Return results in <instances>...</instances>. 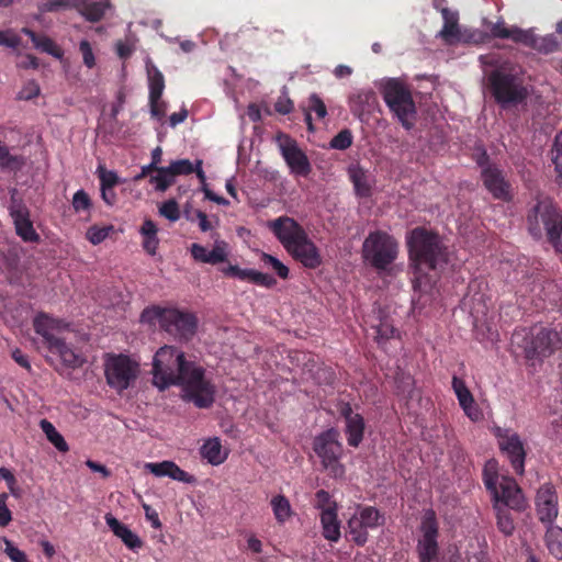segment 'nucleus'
Returning <instances> with one entry per match:
<instances>
[{
	"label": "nucleus",
	"mask_w": 562,
	"mask_h": 562,
	"mask_svg": "<svg viewBox=\"0 0 562 562\" xmlns=\"http://www.w3.org/2000/svg\"><path fill=\"white\" fill-rule=\"evenodd\" d=\"M173 173L175 178L178 176H187L194 171V162L189 159L173 160L168 166Z\"/></svg>",
	"instance_id": "51"
},
{
	"label": "nucleus",
	"mask_w": 562,
	"mask_h": 562,
	"mask_svg": "<svg viewBox=\"0 0 562 562\" xmlns=\"http://www.w3.org/2000/svg\"><path fill=\"white\" fill-rule=\"evenodd\" d=\"M202 459L212 465H220L228 458V450L223 448L218 437L207 438L200 447Z\"/></svg>",
	"instance_id": "28"
},
{
	"label": "nucleus",
	"mask_w": 562,
	"mask_h": 562,
	"mask_svg": "<svg viewBox=\"0 0 562 562\" xmlns=\"http://www.w3.org/2000/svg\"><path fill=\"white\" fill-rule=\"evenodd\" d=\"M78 0H46L40 3L38 11L41 13L55 12L68 8H76Z\"/></svg>",
	"instance_id": "45"
},
{
	"label": "nucleus",
	"mask_w": 562,
	"mask_h": 562,
	"mask_svg": "<svg viewBox=\"0 0 562 562\" xmlns=\"http://www.w3.org/2000/svg\"><path fill=\"white\" fill-rule=\"evenodd\" d=\"M492 431L497 439L499 450L509 460L515 472L522 474L525 471L526 450L519 435L512 429L498 426L493 427Z\"/></svg>",
	"instance_id": "14"
},
{
	"label": "nucleus",
	"mask_w": 562,
	"mask_h": 562,
	"mask_svg": "<svg viewBox=\"0 0 562 562\" xmlns=\"http://www.w3.org/2000/svg\"><path fill=\"white\" fill-rule=\"evenodd\" d=\"M20 45V37L11 30L0 31V46L16 48Z\"/></svg>",
	"instance_id": "60"
},
{
	"label": "nucleus",
	"mask_w": 562,
	"mask_h": 562,
	"mask_svg": "<svg viewBox=\"0 0 562 562\" xmlns=\"http://www.w3.org/2000/svg\"><path fill=\"white\" fill-rule=\"evenodd\" d=\"M146 72L149 88V99L161 98L165 89V78L150 59L146 60Z\"/></svg>",
	"instance_id": "35"
},
{
	"label": "nucleus",
	"mask_w": 562,
	"mask_h": 562,
	"mask_svg": "<svg viewBox=\"0 0 562 562\" xmlns=\"http://www.w3.org/2000/svg\"><path fill=\"white\" fill-rule=\"evenodd\" d=\"M546 543L553 557L562 559V528L549 526L546 532Z\"/></svg>",
	"instance_id": "39"
},
{
	"label": "nucleus",
	"mask_w": 562,
	"mask_h": 562,
	"mask_svg": "<svg viewBox=\"0 0 562 562\" xmlns=\"http://www.w3.org/2000/svg\"><path fill=\"white\" fill-rule=\"evenodd\" d=\"M33 327L37 335L42 337L43 345L49 350L63 338L59 337L68 325L58 318H54L46 313H38L33 319Z\"/></svg>",
	"instance_id": "19"
},
{
	"label": "nucleus",
	"mask_w": 562,
	"mask_h": 562,
	"mask_svg": "<svg viewBox=\"0 0 562 562\" xmlns=\"http://www.w3.org/2000/svg\"><path fill=\"white\" fill-rule=\"evenodd\" d=\"M52 355L57 356L60 364L65 368L77 369L85 363V357L70 346L64 339L59 340L56 345L48 350Z\"/></svg>",
	"instance_id": "27"
},
{
	"label": "nucleus",
	"mask_w": 562,
	"mask_h": 562,
	"mask_svg": "<svg viewBox=\"0 0 562 562\" xmlns=\"http://www.w3.org/2000/svg\"><path fill=\"white\" fill-rule=\"evenodd\" d=\"M312 111L316 113L318 119H324L327 114V110H326L324 102L316 93L311 94V97L308 98V108H307V112L305 114V121L307 123L310 131H313L312 116H311Z\"/></svg>",
	"instance_id": "42"
},
{
	"label": "nucleus",
	"mask_w": 562,
	"mask_h": 562,
	"mask_svg": "<svg viewBox=\"0 0 562 562\" xmlns=\"http://www.w3.org/2000/svg\"><path fill=\"white\" fill-rule=\"evenodd\" d=\"M261 262L268 267V268H271L272 270L276 271V273L281 278V279H285L288 278L289 276V269L286 266H284L278 258L271 256V255H268V254H265L262 252L261 254Z\"/></svg>",
	"instance_id": "47"
},
{
	"label": "nucleus",
	"mask_w": 562,
	"mask_h": 562,
	"mask_svg": "<svg viewBox=\"0 0 562 562\" xmlns=\"http://www.w3.org/2000/svg\"><path fill=\"white\" fill-rule=\"evenodd\" d=\"M314 451L331 477L341 479L345 475V467L340 462L344 450L338 430L330 428L315 437Z\"/></svg>",
	"instance_id": "10"
},
{
	"label": "nucleus",
	"mask_w": 562,
	"mask_h": 562,
	"mask_svg": "<svg viewBox=\"0 0 562 562\" xmlns=\"http://www.w3.org/2000/svg\"><path fill=\"white\" fill-rule=\"evenodd\" d=\"M268 227L288 251L306 234L304 228L289 216H280L268 223Z\"/></svg>",
	"instance_id": "18"
},
{
	"label": "nucleus",
	"mask_w": 562,
	"mask_h": 562,
	"mask_svg": "<svg viewBox=\"0 0 562 562\" xmlns=\"http://www.w3.org/2000/svg\"><path fill=\"white\" fill-rule=\"evenodd\" d=\"M105 522L108 527L112 530V532L122 540V542L133 551H136L142 548L143 541L142 539L132 531L126 525L119 521L113 515L106 514Z\"/></svg>",
	"instance_id": "25"
},
{
	"label": "nucleus",
	"mask_w": 562,
	"mask_h": 562,
	"mask_svg": "<svg viewBox=\"0 0 562 562\" xmlns=\"http://www.w3.org/2000/svg\"><path fill=\"white\" fill-rule=\"evenodd\" d=\"M441 15L443 25L438 32L437 37L441 38L448 45L471 43L474 41V33L460 26L458 11L443 8L441 9Z\"/></svg>",
	"instance_id": "17"
},
{
	"label": "nucleus",
	"mask_w": 562,
	"mask_h": 562,
	"mask_svg": "<svg viewBox=\"0 0 562 562\" xmlns=\"http://www.w3.org/2000/svg\"><path fill=\"white\" fill-rule=\"evenodd\" d=\"M11 215L15 225L16 234L25 241H35L38 235L31 221L27 217V212L23 207H12Z\"/></svg>",
	"instance_id": "29"
},
{
	"label": "nucleus",
	"mask_w": 562,
	"mask_h": 562,
	"mask_svg": "<svg viewBox=\"0 0 562 562\" xmlns=\"http://www.w3.org/2000/svg\"><path fill=\"white\" fill-rule=\"evenodd\" d=\"M383 99L401 124L411 130L415 124L416 106L408 88L397 79H389L383 86Z\"/></svg>",
	"instance_id": "9"
},
{
	"label": "nucleus",
	"mask_w": 562,
	"mask_h": 562,
	"mask_svg": "<svg viewBox=\"0 0 562 562\" xmlns=\"http://www.w3.org/2000/svg\"><path fill=\"white\" fill-rule=\"evenodd\" d=\"M42 431L45 434L47 440L60 452H67L69 447L65 441L61 434L56 427L47 419H42L40 423Z\"/></svg>",
	"instance_id": "37"
},
{
	"label": "nucleus",
	"mask_w": 562,
	"mask_h": 562,
	"mask_svg": "<svg viewBox=\"0 0 562 562\" xmlns=\"http://www.w3.org/2000/svg\"><path fill=\"white\" fill-rule=\"evenodd\" d=\"M99 179H100V186L101 187H115L119 183V177L116 172L112 170H106L104 167L99 166L97 169Z\"/></svg>",
	"instance_id": "58"
},
{
	"label": "nucleus",
	"mask_w": 562,
	"mask_h": 562,
	"mask_svg": "<svg viewBox=\"0 0 562 562\" xmlns=\"http://www.w3.org/2000/svg\"><path fill=\"white\" fill-rule=\"evenodd\" d=\"M153 383L159 390L180 385L182 398L199 408H209L215 401L216 387L205 370L187 360L183 351L173 346L160 347L153 359Z\"/></svg>",
	"instance_id": "1"
},
{
	"label": "nucleus",
	"mask_w": 562,
	"mask_h": 562,
	"mask_svg": "<svg viewBox=\"0 0 562 562\" xmlns=\"http://www.w3.org/2000/svg\"><path fill=\"white\" fill-rule=\"evenodd\" d=\"M372 328L375 331V339L379 344L392 338L395 334L394 326L387 321H381L379 325Z\"/></svg>",
	"instance_id": "53"
},
{
	"label": "nucleus",
	"mask_w": 562,
	"mask_h": 562,
	"mask_svg": "<svg viewBox=\"0 0 562 562\" xmlns=\"http://www.w3.org/2000/svg\"><path fill=\"white\" fill-rule=\"evenodd\" d=\"M398 255V244L385 232H371L362 244V258L371 267L384 271Z\"/></svg>",
	"instance_id": "8"
},
{
	"label": "nucleus",
	"mask_w": 562,
	"mask_h": 562,
	"mask_svg": "<svg viewBox=\"0 0 562 562\" xmlns=\"http://www.w3.org/2000/svg\"><path fill=\"white\" fill-rule=\"evenodd\" d=\"M452 389L457 395L460 405H464L468 402H472L473 396L469 389L467 387L465 383L461 379L453 376Z\"/></svg>",
	"instance_id": "50"
},
{
	"label": "nucleus",
	"mask_w": 562,
	"mask_h": 562,
	"mask_svg": "<svg viewBox=\"0 0 562 562\" xmlns=\"http://www.w3.org/2000/svg\"><path fill=\"white\" fill-rule=\"evenodd\" d=\"M190 251L195 261L217 265L227 260L229 249L226 241L216 239L212 250H207L199 244H192Z\"/></svg>",
	"instance_id": "22"
},
{
	"label": "nucleus",
	"mask_w": 562,
	"mask_h": 562,
	"mask_svg": "<svg viewBox=\"0 0 562 562\" xmlns=\"http://www.w3.org/2000/svg\"><path fill=\"white\" fill-rule=\"evenodd\" d=\"M530 234L539 238L547 234L554 248L562 252V217L550 200L539 201L528 215Z\"/></svg>",
	"instance_id": "7"
},
{
	"label": "nucleus",
	"mask_w": 562,
	"mask_h": 562,
	"mask_svg": "<svg viewBox=\"0 0 562 562\" xmlns=\"http://www.w3.org/2000/svg\"><path fill=\"white\" fill-rule=\"evenodd\" d=\"M288 252L305 268L315 269L322 263L321 254L307 235L293 245Z\"/></svg>",
	"instance_id": "21"
},
{
	"label": "nucleus",
	"mask_w": 562,
	"mask_h": 562,
	"mask_svg": "<svg viewBox=\"0 0 562 562\" xmlns=\"http://www.w3.org/2000/svg\"><path fill=\"white\" fill-rule=\"evenodd\" d=\"M314 506L324 513V510L337 509V504L333 501L330 494L325 490H319L315 494Z\"/></svg>",
	"instance_id": "48"
},
{
	"label": "nucleus",
	"mask_w": 562,
	"mask_h": 562,
	"mask_svg": "<svg viewBox=\"0 0 562 562\" xmlns=\"http://www.w3.org/2000/svg\"><path fill=\"white\" fill-rule=\"evenodd\" d=\"M22 32L27 35L34 47L38 50H42L57 59H61L64 56L63 49L48 36L46 35H37L32 30L24 27Z\"/></svg>",
	"instance_id": "32"
},
{
	"label": "nucleus",
	"mask_w": 562,
	"mask_h": 562,
	"mask_svg": "<svg viewBox=\"0 0 562 562\" xmlns=\"http://www.w3.org/2000/svg\"><path fill=\"white\" fill-rule=\"evenodd\" d=\"M520 44L528 46L539 53L549 54L558 49L559 43L553 34L537 36L533 29L524 31Z\"/></svg>",
	"instance_id": "26"
},
{
	"label": "nucleus",
	"mask_w": 562,
	"mask_h": 562,
	"mask_svg": "<svg viewBox=\"0 0 562 562\" xmlns=\"http://www.w3.org/2000/svg\"><path fill=\"white\" fill-rule=\"evenodd\" d=\"M108 384L122 392L131 386L139 373L138 362L124 355H112L105 359Z\"/></svg>",
	"instance_id": "12"
},
{
	"label": "nucleus",
	"mask_w": 562,
	"mask_h": 562,
	"mask_svg": "<svg viewBox=\"0 0 562 562\" xmlns=\"http://www.w3.org/2000/svg\"><path fill=\"white\" fill-rule=\"evenodd\" d=\"M3 552L12 562H30L24 551L20 550L11 540L3 538Z\"/></svg>",
	"instance_id": "49"
},
{
	"label": "nucleus",
	"mask_w": 562,
	"mask_h": 562,
	"mask_svg": "<svg viewBox=\"0 0 562 562\" xmlns=\"http://www.w3.org/2000/svg\"><path fill=\"white\" fill-rule=\"evenodd\" d=\"M483 481L487 491L492 494L495 507L504 504L510 508L524 507V496L514 479L499 472L498 462L488 460L483 469Z\"/></svg>",
	"instance_id": "6"
},
{
	"label": "nucleus",
	"mask_w": 562,
	"mask_h": 562,
	"mask_svg": "<svg viewBox=\"0 0 562 562\" xmlns=\"http://www.w3.org/2000/svg\"><path fill=\"white\" fill-rule=\"evenodd\" d=\"M512 342L522 349L528 360H542L560 348L561 339L554 329L532 326L515 330Z\"/></svg>",
	"instance_id": "5"
},
{
	"label": "nucleus",
	"mask_w": 562,
	"mask_h": 562,
	"mask_svg": "<svg viewBox=\"0 0 562 562\" xmlns=\"http://www.w3.org/2000/svg\"><path fill=\"white\" fill-rule=\"evenodd\" d=\"M497 513L498 529L506 536L512 535L515 529V526L510 515L508 514V512L503 510L501 508L497 509Z\"/></svg>",
	"instance_id": "57"
},
{
	"label": "nucleus",
	"mask_w": 562,
	"mask_h": 562,
	"mask_svg": "<svg viewBox=\"0 0 562 562\" xmlns=\"http://www.w3.org/2000/svg\"><path fill=\"white\" fill-rule=\"evenodd\" d=\"M552 161L557 172V181L562 186V132L555 136Z\"/></svg>",
	"instance_id": "46"
},
{
	"label": "nucleus",
	"mask_w": 562,
	"mask_h": 562,
	"mask_svg": "<svg viewBox=\"0 0 562 562\" xmlns=\"http://www.w3.org/2000/svg\"><path fill=\"white\" fill-rule=\"evenodd\" d=\"M376 102L375 93L371 89L357 90L349 97L351 111L357 115L370 112Z\"/></svg>",
	"instance_id": "30"
},
{
	"label": "nucleus",
	"mask_w": 562,
	"mask_h": 562,
	"mask_svg": "<svg viewBox=\"0 0 562 562\" xmlns=\"http://www.w3.org/2000/svg\"><path fill=\"white\" fill-rule=\"evenodd\" d=\"M76 9L89 22H99L109 9L108 1L78 0Z\"/></svg>",
	"instance_id": "31"
},
{
	"label": "nucleus",
	"mask_w": 562,
	"mask_h": 562,
	"mask_svg": "<svg viewBox=\"0 0 562 562\" xmlns=\"http://www.w3.org/2000/svg\"><path fill=\"white\" fill-rule=\"evenodd\" d=\"M159 213L161 216L166 217L171 222H176L180 218L179 206L175 200H168L164 202L159 207Z\"/></svg>",
	"instance_id": "55"
},
{
	"label": "nucleus",
	"mask_w": 562,
	"mask_h": 562,
	"mask_svg": "<svg viewBox=\"0 0 562 562\" xmlns=\"http://www.w3.org/2000/svg\"><path fill=\"white\" fill-rule=\"evenodd\" d=\"M274 108L277 112L288 114L293 110V103L288 97L282 95L276 102Z\"/></svg>",
	"instance_id": "64"
},
{
	"label": "nucleus",
	"mask_w": 562,
	"mask_h": 562,
	"mask_svg": "<svg viewBox=\"0 0 562 562\" xmlns=\"http://www.w3.org/2000/svg\"><path fill=\"white\" fill-rule=\"evenodd\" d=\"M149 182L154 186L156 191L165 192L176 182V178L168 166L159 167L156 168V173L150 176Z\"/></svg>",
	"instance_id": "38"
},
{
	"label": "nucleus",
	"mask_w": 562,
	"mask_h": 562,
	"mask_svg": "<svg viewBox=\"0 0 562 562\" xmlns=\"http://www.w3.org/2000/svg\"><path fill=\"white\" fill-rule=\"evenodd\" d=\"M139 233L143 237L142 246L144 250L150 256L156 255L159 245L157 225L151 220H145Z\"/></svg>",
	"instance_id": "36"
},
{
	"label": "nucleus",
	"mask_w": 562,
	"mask_h": 562,
	"mask_svg": "<svg viewBox=\"0 0 562 562\" xmlns=\"http://www.w3.org/2000/svg\"><path fill=\"white\" fill-rule=\"evenodd\" d=\"M522 29L518 26L507 27L503 21H498L492 25L491 32L494 37L497 38H508L514 41L515 43H519L524 35Z\"/></svg>",
	"instance_id": "40"
},
{
	"label": "nucleus",
	"mask_w": 562,
	"mask_h": 562,
	"mask_svg": "<svg viewBox=\"0 0 562 562\" xmlns=\"http://www.w3.org/2000/svg\"><path fill=\"white\" fill-rule=\"evenodd\" d=\"M8 494H0V527H7L12 521V513L8 505Z\"/></svg>",
	"instance_id": "59"
},
{
	"label": "nucleus",
	"mask_w": 562,
	"mask_h": 562,
	"mask_svg": "<svg viewBox=\"0 0 562 562\" xmlns=\"http://www.w3.org/2000/svg\"><path fill=\"white\" fill-rule=\"evenodd\" d=\"M476 162L481 167V176L485 188L496 199L508 200L510 198V187L502 170L491 165L484 150L476 154Z\"/></svg>",
	"instance_id": "16"
},
{
	"label": "nucleus",
	"mask_w": 562,
	"mask_h": 562,
	"mask_svg": "<svg viewBox=\"0 0 562 562\" xmlns=\"http://www.w3.org/2000/svg\"><path fill=\"white\" fill-rule=\"evenodd\" d=\"M40 87L35 81H29L19 92V99L31 100L38 95Z\"/></svg>",
	"instance_id": "63"
},
{
	"label": "nucleus",
	"mask_w": 562,
	"mask_h": 562,
	"mask_svg": "<svg viewBox=\"0 0 562 562\" xmlns=\"http://www.w3.org/2000/svg\"><path fill=\"white\" fill-rule=\"evenodd\" d=\"M277 144L281 156L293 176L307 177L311 173V162L305 153L299 147L296 140L285 134H279L277 136Z\"/></svg>",
	"instance_id": "15"
},
{
	"label": "nucleus",
	"mask_w": 562,
	"mask_h": 562,
	"mask_svg": "<svg viewBox=\"0 0 562 562\" xmlns=\"http://www.w3.org/2000/svg\"><path fill=\"white\" fill-rule=\"evenodd\" d=\"M250 282L266 286V288H270L276 284V280L273 279V277H271L267 273L259 272L254 269L251 272Z\"/></svg>",
	"instance_id": "61"
},
{
	"label": "nucleus",
	"mask_w": 562,
	"mask_h": 562,
	"mask_svg": "<svg viewBox=\"0 0 562 562\" xmlns=\"http://www.w3.org/2000/svg\"><path fill=\"white\" fill-rule=\"evenodd\" d=\"M270 506L273 517L279 525L286 524L294 515L290 501L282 494L272 496Z\"/></svg>",
	"instance_id": "34"
},
{
	"label": "nucleus",
	"mask_w": 562,
	"mask_h": 562,
	"mask_svg": "<svg viewBox=\"0 0 562 562\" xmlns=\"http://www.w3.org/2000/svg\"><path fill=\"white\" fill-rule=\"evenodd\" d=\"M323 536L331 542H337L340 539V521L337 516V509L324 510L319 515Z\"/></svg>",
	"instance_id": "33"
},
{
	"label": "nucleus",
	"mask_w": 562,
	"mask_h": 562,
	"mask_svg": "<svg viewBox=\"0 0 562 562\" xmlns=\"http://www.w3.org/2000/svg\"><path fill=\"white\" fill-rule=\"evenodd\" d=\"M144 468L157 477L168 476L175 481L191 483L193 477L180 469L173 461L148 462Z\"/></svg>",
	"instance_id": "24"
},
{
	"label": "nucleus",
	"mask_w": 562,
	"mask_h": 562,
	"mask_svg": "<svg viewBox=\"0 0 562 562\" xmlns=\"http://www.w3.org/2000/svg\"><path fill=\"white\" fill-rule=\"evenodd\" d=\"M150 104V113L157 120H161L167 111V104L161 100V98L149 99Z\"/></svg>",
	"instance_id": "62"
},
{
	"label": "nucleus",
	"mask_w": 562,
	"mask_h": 562,
	"mask_svg": "<svg viewBox=\"0 0 562 562\" xmlns=\"http://www.w3.org/2000/svg\"><path fill=\"white\" fill-rule=\"evenodd\" d=\"M350 177L356 192L362 196L368 195L370 192V184L366 172L360 168H355L350 171Z\"/></svg>",
	"instance_id": "44"
},
{
	"label": "nucleus",
	"mask_w": 562,
	"mask_h": 562,
	"mask_svg": "<svg viewBox=\"0 0 562 562\" xmlns=\"http://www.w3.org/2000/svg\"><path fill=\"white\" fill-rule=\"evenodd\" d=\"M409 266L413 270L415 293L431 295L438 279V271L447 263V251L438 235L417 227L407 235Z\"/></svg>",
	"instance_id": "2"
},
{
	"label": "nucleus",
	"mask_w": 562,
	"mask_h": 562,
	"mask_svg": "<svg viewBox=\"0 0 562 562\" xmlns=\"http://www.w3.org/2000/svg\"><path fill=\"white\" fill-rule=\"evenodd\" d=\"M351 144H352V135L349 130L340 131L330 140V147L334 149H339V150L347 149Z\"/></svg>",
	"instance_id": "56"
},
{
	"label": "nucleus",
	"mask_w": 562,
	"mask_h": 562,
	"mask_svg": "<svg viewBox=\"0 0 562 562\" xmlns=\"http://www.w3.org/2000/svg\"><path fill=\"white\" fill-rule=\"evenodd\" d=\"M79 50L82 55L83 65L89 69L94 68L97 65V58L91 44L87 40L80 41Z\"/></svg>",
	"instance_id": "52"
},
{
	"label": "nucleus",
	"mask_w": 562,
	"mask_h": 562,
	"mask_svg": "<svg viewBox=\"0 0 562 562\" xmlns=\"http://www.w3.org/2000/svg\"><path fill=\"white\" fill-rule=\"evenodd\" d=\"M113 231L114 227L112 225H93L87 229L86 237L92 245H99L104 241Z\"/></svg>",
	"instance_id": "43"
},
{
	"label": "nucleus",
	"mask_w": 562,
	"mask_h": 562,
	"mask_svg": "<svg viewBox=\"0 0 562 562\" xmlns=\"http://www.w3.org/2000/svg\"><path fill=\"white\" fill-rule=\"evenodd\" d=\"M346 419V435L349 446L358 447L363 438L364 422L360 414L353 413L349 405L341 409Z\"/></svg>",
	"instance_id": "23"
},
{
	"label": "nucleus",
	"mask_w": 562,
	"mask_h": 562,
	"mask_svg": "<svg viewBox=\"0 0 562 562\" xmlns=\"http://www.w3.org/2000/svg\"><path fill=\"white\" fill-rule=\"evenodd\" d=\"M418 532L416 551L419 562H439V525L434 510L423 513Z\"/></svg>",
	"instance_id": "11"
},
{
	"label": "nucleus",
	"mask_w": 562,
	"mask_h": 562,
	"mask_svg": "<svg viewBox=\"0 0 562 562\" xmlns=\"http://www.w3.org/2000/svg\"><path fill=\"white\" fill-rule=\"evenodd\" d=\"M487 82L495 101L504 109L524 102L528 95L521 69L510 61L496 66L487 75Z\"/></svg>",
	"instance_id": "3"
},
{
	"label": "nucleus",
	"mask_w": 562,
	"mask_h": 562,
	"mask_svg": "<svg viewBox=\"0 0 562 562\" xmlns=\"http://www.w3.org/2000/svg\"><path fill=\"white\" fill-rule=\"evenodd\" d=\"M22 156L12 155L9 148L0 142V167L8 170H18L24 165Z\"/></svg>",
	"instance_id": "41"
},
{
	"label": "nucleus",
	"mask_w": 562,
	"mask_h": 562,
	"mask_svg": "<svg viewBox=\"0 0 562 562\" xmlns=\"http://www.w3.org/2000/svg\"><path fill=\"white\" fill-rule=\"evenodd\" d=\"M140 323L155 326L179 339H190L196 331L198 322L193 314L177 308L150 306L140 314Z\"/></svg>",
	"instance_id": "4"
},
{
	"label": "nucleus",
	"mask_w": 562,
	"mask_h": 562,
	"mask_svg": "<svg viewBox=\"0 0 562 562\" xmlns=\"http://www.w3.org/2000/svg\"><path fill=\"white\" fill-rule=\"evenodd\" d=\"M384 524L383 515L372 506L356 505L355 512L347 521L351 540L362 546L368 540V531Z\"/></svg>",
	"instance_id": "13"
},
{
	"label": "nucleus",
	"mask_w": 562,
	"mask_h": 562,
	"mask_svg": "<svg viewBox=\"0 0 562 562\" xmlns=\"http://www.w3.org/2000/svg\"><path fill=\"white\" fill-rule=\"evenodd\" d=\"M536 507L539 519L552 524L558 516V495L553 486L546 484L537 493Z\"/></svg>",
	"instance_id": "20"
},
{
	"label": "nucleus",
	"mask_w": 562,
	"mask_h": 562,
	"mask_svg": "<svg viewBox=\"0 0 562 562\" xmlns=\"http://www.w3.org/2000/svg\"><path fill=\"white\" fill-rule=\"evenodd\" d=\"M72 207L77 213L89 212L91 200L86 191L78 190L72 196Z\"/></svg>",
	"instance_id": "54"
}]
</instances>
